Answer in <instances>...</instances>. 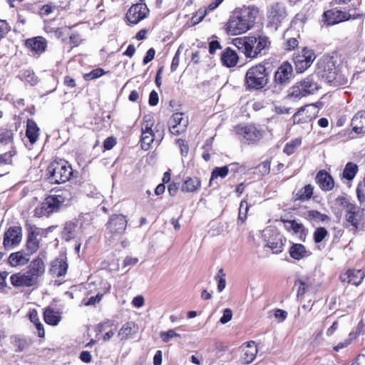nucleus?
Returning a JSON list of instances; mask_svg holds the SVG:
<instances>
[{
  "mask_svg": "<svg viewBox=\"0 0 365 365\" xmlns=\"http://www.w3.org/2000/svg\"><path fill=\"white\" fill-rule=\"evenodd\" d=\"M259 10L254 6H243L235 9L226 24V31L229 35L237 36L253 27Z\"/></svg>",
  "mask_w": 365,
  "mask_h": 365,
  "instance_id": "nucleus-1",
  "label": "nucleus"
},
{
  "mask_svg": "<svg viewBox=\"0 0 365 365\" xmlns=\"http://www.w3.org/2000/svg\"><path fill=\"white\" fill-rule=\"evenodd\" d=\"M336 202L344 210L343 226L354 234L362 231L365 226L364 210L344 197H338Z\"/></svg>",
  "mask_w": 365,
  "mask_h": 365,
  "instance_id": "nucleus-2",
  "label": "nucleus"
},
{
  "mask_svg": "<svg viewBox=\"0 0 365 365\" xmlns=\"http://www.w3.org/2000/svg\"><path fill=\"white\" fill-rule=\"evenodd\" d=\"M233 44L247 58H254L266 53L270 46V41L264 35L245 36L235 38Z\"/></svg>",
  "mask_w": 365,
  "mask_h": 365,
  "instance_id": "nucleus-3",
  "label": "nucleus"
},
{
  "mask_svg": "<svg viewBox=\"0 0 365 365\" xmlns=\"http://www.w3.org/2000/svg\"><path fill=\"white\" fill-rule=\"evenodd\" d=\"M47 176L52 184H61L68 181L73 175V169L66 160H54L50 163L47 170Z\"/></svg>",
  "mask_w": 365,
  "mask_h": 365,
  "instance_id": "nucleus-4",
  "label": "nucleus"
},
{
  "mask_svg": "<svg viewBox=\"0 0 365 365\" xmlns=\"http://www.w3.org/2000/svg\"><path fill=\"white\" fill-rule=\"evenodd\" d=\"M71 197V194L67 191L49 195L42 203L41 208L36 209V214L49 216L51 214L58 212L62 207L68 205Z\"/></svg>",
  "mask_w": 365,
  "mask_h": 365,
  "instance_id": "nucleus-5",
  "label": "nucleus"
},
{
  "mask_svg": "<svg viewBox=\"0 0 365 365\" xmlns=\"http://www.w3.org/2000/svg\"><path fill=\"white\" fill-rule=\"evenodd\" d=\"M267 82L268 73L264 65L258 64L247 70L245 83L249 89H261L267 85Z\"/></svg>",
  "mask_w": 365,
  "mask_h": 365,
  "instance_id": "nucleus-6",
  "label": "nucleus"
},
{
  "mask_svg": "<svg viewBox=\"0 0 365 365\" xmlns=\"http://www.w3.org/2000/svg\"><path fill=\"white\" fill-rule=\"evenodd\" d=\"M238 139L243 144L251 145L259 142L264 135L262 129L252 124L238 125L234 128Z\"/></svg>",
  "mask_w": 365,
  "mask_h": 365,
  "instance_id": "nucleus-7",
  "label": "nucleus"
},
{
  "mask_svg": "<svg viewBox=\"0 0 365 365\" xmlns=\"http://www.w3.org/2000/svg\"><path fill=\"white\" fill-rule=\"evenodd\" d=\"M292 77V66L287 61L284 62L274 73L272 91L277 93L281 92L290 83Z\"/></svg>",
  "mask_w": 365,
  "mask_h": 365,
  "instance_id": "nucleus-8",
  "label": "nucleus"
},
{
  "mask_svg": "<svg viewBox=\"0 0 365 365\" xmlns=\"http://www.w3.org/2000/svg\"><path fill=\"white\" fill-rule=\"evenodd\" d=\"M287 16L285 6L282 3H274L267 7V26L277 30Z\"/></svg>",
  "mask_w": 365,
  "mask_h": 365,
  "instance_id": "nucleus-9",
  "label": "nucleus"
},
{
  "mask_svg": "<svg viewBox=\"0 0 365 365\" xmlns=\"http://www.w3.org/2000/svg\"><path fill=\"white\" fill-rule=\"evenodd\" d=\"M265 246L269 247L273 254H279L284 250L286 238L275 229H267L263 234Z\"/></svg>",
  "mask_w": 365,
  "mask_h": 365,
  "instance_id": "nucleus-10",
  "label": "nucleus"
},
{
  "mask_svg": "<svg viewBox=\"0 0 365 365\" xmlns=\"http://www.w3.org/2000/svg\"><path fill=\"white\" fill-rule=\"evenodd\" d=\"M320 75L323 80L333 86H344L348 83L347 78L341 73H339L333 63H327Z\"/></svg>",
  "mask_w": 365,
  "mask_h": 365,
  "instance_id": "nucleus-11",
  "label": "nucleus"
},
{
  "mask_svg": "<svg viewBox=\"0 0 365 365\" xmlns=\"http://www.w3.org/2000/svg\"><path fill=\"white\" fill-rule=\"evenodd\" d=\"M316 56L313 50L307 47L294 54L293 61L297 73H302L313 63Z\"/></svg>",
  "mask_w": 365,
  "mask_h": 365,
  "instance_id": "nucleus-12",
  "label": "nucleus"
},
{
  "mask_svg": "<svg viewBox=\"0 0 365 365\" xmlns=\"http://www.w3.org/2000/svg\"><path fill=\"white\" fill-rule=\"evenodd\" d=\"M319 113V108L315 104H307L301 107L292 116L294 124L307 123L315 119Z\"/></svg>",
  "mask_w": 365,
  "mask_h": 365,
  "instance_id": "nucleus-13",
  "label": "nucleus"
},
{
  "mask_svg": "<svg viewBox=\"0 0 365 365\" xmlns=\"http://www.w3.org/2000/svg\"><path fill=\"white\" fill-rule=\"evenodd\" d=\"M127 220L124 215H113L107 222V235H110V237L121 235L125 232Z\"/></svg>",
  "mask_w": 365,
  "mask_h": 365,
  "instance_id": "nucleus-14",
  "label": "nucleus"
},
{
  "mask_svg": "<svg viewBox=\"0 0 365 365\" xmlns=\"http://www.w3.org/2000/svg\"><path fill=\"white\" fill-rule=\"evenodd\" d=\"M149 14V9L145 3L140 2L133 4L126 13V19L131 24H137L145 19Z\"/></svg>",
  "mask_w": 365,
  "mask_h": 365,
  "instance_id": "nucleus-15",
  "label": "nucleus"
},
{
  "mask_svg": "<svg viewBox=\"0 0 365 365\" xmlns=\"http://www.w3.org/2000/svg\"><path fill=\"white\" fill-rule=\"evenodd\" d=\"M40 135V128L33 119H28L26 121V128L25 136L22 138L24 145L31 150L34 145L38 140Z\"/></svg>",
  "mask_w": 365,
  "mask_h": 365,
  "instance_id": "nucleus-16",
  "label": "nucleus"
},
{
  "mask_svg": "<svg viewBox=\"0 0 365 365\" xmlns=\"http://www.w3.org/2000/svg\"><path fill=\"white\" fill-rule=\"evenodd\" d=\"M22 238L21 227L19 226L10 227L4 233L3 245L6 250L17 245Z\"/></svg>",
  "mask_w": 365,
  "mask_h": 365,
  "instance_id": "nucleus-17",
  "label": "nucleus"
},
{
  "mask_svg": "<svg viewBox=\"0 0 365 365\" xmlns=\"http://www.w3.org/2000/svg\"><path fill=\"white\" fill-rule=\"evenodd\" d=\"M323 17L324 22L327 25L331 26L349 20L351 17V15L346 11H342L336 9H332L324 11Z\"/></svg>",
  "mask_w": 365,
  "mask_h": 365,
  "instance_id": "nucleus-18",
  "label": "nucleus"
},
{
  "mask_svg": "<svg viewBox=\"0 0 365 365\" xmlns=\"http://www.w3.org/2000/svg\"><path fill=\"white\" fill-rule=\"evenodd\" d=\"M168 123L170 132L177 135L185 131L188 125V120L183 117L182 113H176L173 114Z\"/></svg>",
  "mask_w": 365,
  "mask_h": 365,
  "instance_id": "nucleus-19",
  "label": "nucleus"
},
{
  "mask_svg": "<svg viewBox=\"0 0 365 365\" xmlns=\"http://www.w3.org/2000/svg\"><path fill=\"white\" fill-rule=\"evenodd\" d=\"M10 282L15 287H29L37 284L26 270L11 274Z\"/></svg>",
  "mask_w": 365,
  "mask_h": 365,
  "instance_id": "nucleus-20",
  "label": "nucleus"
},
{
  "mask_svg": "<svg viewBox=\"0 0 365 365\" xmlns=\"http://www.w3.org/2000/svg\"><path fill=\"white\" fill-rule=\"evenodd\" d=\"M258 349L255 341H250L242 346V354L240 361L244 364L252 363L257 354Z\"/></svg>",
  "mask_w": 365,
  "mask_h": 365,
  "instance_id": "nucleus-21",
  "label": "nucleus"
},
{
  "mask_svg": "<svg viewBox=\"0 0 365 365\" xmlns=\"http://www.w3.org/2000/svg\"><path fill=\"white\" fill-rule=\"evenodd\" d=\"M26 46L33 56H40L47 47V41L42 36H36L26 41Z\"/></svg>",
  "mask_w": 365,
  "mask_h": 365,
  "instance_id": "nucleus-22",
  "label": "nucleus"
},
{
  "mask_svg": "<svg viewBox=\"0 0 365 365\" xmlns=\"http://www.w3.org/2000/svg\"><path fill=\"white\" fill-rule=\"evenodd\" d=\"M365 277V272L361 269H348L340 274L339 278L342 282H347L359 286Z\"/></svg>",
  "mask_w": 365,
  "mask_h": 365,
  "instance_id": "nucleus-23",
  "label": "nucleus"
},
{
  "mask_svg": "<svg viewBox=\"0 0 365 365\" xmlns=\"http://www.w3.org/2000/svg\"><path fill=\"white\" fill-rule=\"evenodd\" d=\"M45 267L43 259L37 257L31 262L26 271L33 277L34 280L38 283L39 277L43 276L45 272Z\"/></svg>",
  "mask_w": 365,
  "mask_h": 365,
  "instance_id": "nucleus-24",
  "label": "nucleus"
},
{
  "mask_svg": "<svg viewBox=\"0 0 365 365\" xmlns=\"http://www.w3.org/2000/svg\"><path fill=\"white\" fill-rule=\"evenodd\" d=\"M78 231V221L76 219L65 223L61 231V237L66 241L74 239Z\"/></svg>",
  "mask_w": 365,
  "mask_h": 365,
  "instance_id": "nucleus-25",
  "label": "nucleus"
},
{
  "mask_svg": "<svg viewBox=\"0 0 365 365\" xmlns=\"http://www.w3.org/2000/svg\"><path fill=\"white\" fill-rule=\"evenodd\" d=\"M316 182L324 191L331 190L334 185L332 177L325 170H321L317 174Z\"/></svg>",
  "mask_w": 365,
  "mask_h": 365,
  "instance_id": "nucleus-26",
  "label": "nucleus"
},
{
  "mask_svg": "<svg viewBox=\"0 0 365 365\" xmlns=\"http://www.w3.org/2000/svg\"><path fill=\"white\" fill-rule=\"evenodd\" d=\"M68 264L66 257L57 258L51 262L50 272L54 277H61L66 274Z\"/></svg>",
  "mask_w": 365,
  "mask_h": 365,
  "instance_id": "nucleus-27",
  "label": "nucleus"
},
{
  "mask_svg": "<svg viewBox=\"0 0 365 365\" xmlns=\"http://www.w3.org/2000/svg\"><path fill=\"white\" fill-rule=\"evenodd\" d=\"M289 253L292 258L301 260L312 255V252L299 243H294L289 249Z\"/></svg>",
  "mask_w": 365,
  "mask_h": 365,
  "instance_id": "nucleus-28",
  "label": "nucleus"
},
{
  "mask_svg": "<svg viewBox=\"0 0 365 365\" xmlns=\"http://www.w3.org/2000/svg\"><path fill=\"white\" fill-rule=\"evenodd\" d=\"M238 58L237 53L229 47L222 52L220 58L222 63L228 68L235 66L238 61Z\"/></svg>",
  "mask_w": 365,
  "mask_h": 365,
  "instance_id": "nucleus-29",
  "label": "nucleus"
},
{
  "mask_svg": "<svg viewBox=\"0 0 365 365\" xmlns=\"http://www.w3.org/2000/svg\"><path fill=\"white\" fill-rule=\"evenodd\" d=\"M318 76H315L314 75L309 76L302 81H301L302 86H303L304 93L306 96L314 94L316 91H317L320 86L317 81L316 78Z\"/></svg>",
  "mask_w": 365,
  "mask_h": 365,
  "instance_id": "nucleus-30",
  "label": "nucleus"
},
{
  "mask_svg": "<svg viewBox=\"0 0 365 365\" xmlns=\"http://www.w3.org/2000/svg\"><path fill=\"white\" fill-rule=\"evenodd\" d=\"M138 327L133 322H128L125 323L118 331V337L120 340H126L131 338L134 334L138 332Z\"/></svg>",
  "mask_w": 365,
  "mask_h": 365,
  "instance_id": "nucleus-31",
  "label": "nucleus"
},
{
  "mask_svg": "<svg viewBox=\"0 0 365 365\" xmlns=\"http://www.w3.org/2000/svg\"><path fill=\"white\" fill-rule=\"evenodd\" d=\"M0 145L7 146L10 149L14 147V131L11 129L0 128Z\"/></svg>",
  "mask_w": 365,
  "mask_h": 365,
  "instance_id": "nucleus-32",
  "label": "nucleus"
},
{
  "mask_svg": "<svg viewBox=\"0 0 365 365\" xmlns=\"http://www.w3.org/2000/svg\"><path fill=\"white\" fill-rule=\"evenodd\" d=\"M30 259V255L24 251L11 253L9 257V263L11 267L26 264Z\"/></svg>",
  "mask_w": 365,
  "mask_h": 365,
  "instance_id": "nucleus-33",
  "label": "nucleus"
},
{
  "mask_svg": "<svg viewBox=\"0 0 365 365\" xmlns=\"http://www.w3.org/2000/svg\"><path fill=\"white\" fill-rule=\"evenodd\" d=\"M351 126L356 133H365V111L359 112L353 117Z\"/></svg>",
  "mask_w": 365,
  "mask_h": 365,
  "instance_id": "nucleus-34",
  "label": "nucleus"
},
{
  "mask_svg": "<svg viewBox=\"0 0 365 365\" xmlns=\"http://www.w3.org/2000/svg\"><path fill=\"white\" fill-rule=\"evenodd\" d=\"M282 221L287 230L292 231L294 234H299L300 237L306 235V230L302 223L296 220H284Z\"/></svg>",
  "mask_w": 365,
  "mask_h": 365,
  "instance_id": "nucleus-35",
  "label": "nucleus"
},
{
  "mask_svg": "<svg viewBox=\"0 0 365 365\" xmlns=\"http://www.w3.org/2000/svg\"><path fill=\"white\" fill-rule=\"evenodd\" d=\"M43 318L46 324L52 326L57 325L61 319L60 313L51 308L46 309L43 313Z\"/></svg>",
  "mask_w": 365,
  "mask_h": 365,
  "instance_id": "nucleus-36",
  "label": "nucleus"
},
{
  "mask_svg": "<svg viewBox=\"0 0 365 365\" xmlns=\"http://www.w3.org/2000/svg\"><path fill=\"white\" fill-rule=\"evenodd\" d=\"M38 235L39 232L36 230H31L29 233L26 247L31 253L36 252L39 248Z\"/></svg>",
  "mask_w": 365,
  "mask_h": 365,
  "instance_id": "nucleus-37",
  "label": "nucleus"
},
{
  "mask_svg": "<svg viewBox=\"0 0 365 365\" xmlns=\"http://www.w3.org/2000/svg\"><path fill=\"white\" fill-rule=\"evenodd\" d=\"M201 186L200 180L197 178H187L182 185V192H195Z\"/></svg>",
  "mask_w": 365,
  "mask_h": 365,
  "instance_id": "nucleus-38",
  "label": "nucleus"
},
{
  "mask_svg": "<svg viewBox=\"0 0 365 365\" xmlns=\"http://www.w3.org/2000/svg\"><path fill=\"white\" fill-rule=\"evenodd\" d=\"M288 96L294 99H300L302 97L306 96L300 81L297 82L289 88Z\"/></svg>",
  "mask_w": 365,
  "mask_h": 365,
  "instance_id": "nucleus-39",
  "label": "nucleus"
},
{
  "mask_svg": "<svg viewBox=\"0 0 365 365\" xmlns=\"http://www.w3.org/2000/svg\"><path fill=\"white\" fill-rule=\"evenodd\" d=\"M155 138L154 133H141L140 145L142 149L144 150H149Z\"/></svg>",
  "mask_w": 365,
  "mask_h": 365,
  "instance_id": "nucleus-40",
  "label": "nucleus"
},
{
  "mask_svg": "<svg viewBox=\"0 0 365 365\" xmlns=\"http://www.w3.org/2000/svg\"><path fill=\"white\" fill-rule=\"evenodd\" d=\"M313 194V187L311 185H307L296 194L297 200L304 201L311 198Z\"/></svg>",
  "mask_w": 365,
  "mask_h": 365,
  "instance_id": "nucleus-41",
  "label": "nucleus"
},
{
  "mask_svg": "<svg viewBox=\"0 0 365 365\" xmlns=\"http://www.w3.org/2000/svg\"><path fill=\"white\" fill-rule=\"evenodd\" d=\"M358 172V166L353 163H348L343 171V176L344 178L351 180L354 178Z\"/></svg>",
  "mask_w": 365,
  "mask_h": 365,
  "instance_id": "nucleus-42",
  "label": "nucleus"
},
{
  "mask_svg": "<svg viewBox=\"0 0 365 365\" xmlns=\"http://www.w3.org/2000/svg\"><path fill=\"white\" fill-rule=\"evenodd\" d=\"M230 165H225L223 167H216L215 168L212 173L210 177V181L217 179V178H225L229 173V167Z\"/></svg>",
  "mask_w": 365,
  "mask_h": 365,
  "instance_id": "nucleus-43",
  "label": "nucleus"
},
{
  "mask_svg": "<svg viewBox=\"0 0 365 365\" xmlns=\"http://www.w3.org/2000/svg\"><path fill=\"white\" fill-rule=\"evenodd\" d=\"M302 143L301 139L296 138L287 143L284 148V153L288 155L293 154L295 150L300 146Z\"/></svg>",
  "mask_w": 365,
  "mask_h": 365,
  "instance_id": "nucleus-44",
  "label": "nucleus"
},
{
  "mask_svg": "<svg viewBox=\"0 0 365 365\" xmlns=\"http://www.w3.org/2000/svg\"><path fill=\"white\" fill-rule=\"evenodd\" d=\"M154 120L150 115H145L141 125V133H153Z\"/></svg>",
  "mask_w": 365,
  "mask_h": 365,
  "instance_id": "nucleus-45",
  "label": "nucleus"
},
{
  "mask_svg": "<svg viewBox=\"0 0 365 365\" xmlns=\"http://www.w3.org/2000/svg\"><path fill=\"white\" fill-rule=\"evenodd\" d=\"M13 344L16 348L15 351L16 352L24 351L29 346V343L25 339L18 336L14 338Z\"/></svg>",
  "mask_w": 365,
  "mask_h": 365,
  "instance_id": "nucleus-46",
  "label": "nucleus"
},
{
  "mask_svg": "<svg viewBox=\"0 0 365 365\" xmlns=\"http://www.w3.org/2000/svg\"><path fill=\"white\" fill-rule=\"evenodd\" d=\"M16 154V148L10 149L8 152L0 155V165L11 164L12 158Z\"/></svg>",
  "mask_w": 365,
  "mask_h": 365,
  "instance_id": "nucleus-47",
  "label": "nucleus"
},
{
  "mask_svg": "<svg viewBox=\"0 0 365 365\" xmlns=\"http://www.w3.org/2000/svg\"><path fill=\"white\" fill-rule=\"evenodd\" d=\"M364 328H365V324H364L363 319H361L358 323L355 329L349 333V336L353 341L355 340L359 335L364 334V333H365Z\"/></svg>",
  "mask_w": 365,
  "mask_h": 365,
  "instance_id": "nucleus-48",
  "label": "nucleus"
},
{
  "mask_svg": "<svg viewBox=\"0 0 365 365\" xmlns=\"http://www.w3.org/2000/svg\"><path fill=\"white\" fill-rule=\"evenodd\" d=\"M105 73H106V72L104 71V70L103 68H98L92 70L91 72H89L88 73H85L83 76V78L86 81H91L93 79L98 78L102 76L103 75H104Z\"/></svg>",
  "mask_w": 365,
  "mask_h": 365,
  "instance_id": "nucleus-49",
  "label": "nucleus"
},
{
  "mask_svg": "<svg viewBox=\"0 0 365 365\" xmlns=\"http://www.w3.org/2000/svg\"><path fill=\"white\" fill-rule=\"evenodd\" d=\"M215 279L217 281V291L219 292H222L226 286L225 274L222 269L219 270Z\"/></svg>",
  "mask_w": 365,
  "mask_h": 365,
  "instance_id": "nucleus-50",
  "label": "nucleus"
},
{
  "mask_svg": "<svg viewBox=\"0 0 365 365\" xmlns=\"http://www.w3.org/2000/svg\"><path fill=\"white\" fill-rule=\"evenodd\" d=\"M328 235V232L324 227H318L315 230L313 238L316 243L321 242Z\"/></svg>",
  "mask_w": 365,
  "mask_h": 365,
  "instance_id": "nucleus-51",
  "label": "nucleus"
},
{
  "mask_svg": "<svg viewBox=\"0 0 365 365\" xmlns=\"http://www.w3.org/2000/svg\"><path fill=\"white\" fill-rule=\"evenodd\" d=\"M207 9L205 8H200L198 11L192 16L191 22L193 25L199 24L207 14Z\"/></svg>",
  "mask_w": 365,
  "mask_h": 365,
  "instance_id": "nucleus-52",
  "label": "nucleus"
},
{
  "mask_svg": "<svg viewBox=\"0 0 365 365\" xmlns=\"http://www.w3.org/2000/svg\"><path fill=\"white\" fill-rule=\"evenodd\" d=\"M160 336L163 342L167 343L174 337H180V335L176 333L173 329H169L167 331H161Z\"/></svg>",
  "mask_w": 365,
  "mask_h": 365,
  "instance_id": "nucleus-53",
  "label": "nucleus"
},
{
  "mask_svg": "<svg viewBox=\"0 0 365 365\" xmlns=\"http://www.w3.org/2000/svg\"><path fill=\"white\" fill-rule=\"evenodd\" d=\"M308 216L310 219L317 220L322 222H324L329 220V217L327 215L322 214L317 210L309 211Z\"/></svg>",
  "mask_w": 365,
  "mask_h": 365,
  "instance_id": "nucleus-54",
  "label": "nucleus"
},
{
  "mask_svg": "<svg viewBox=\"0 0 365 365\" xmlns=\"http://www.w3.org/2000/svg\"><path fill=\"white\" fill-rule=\"evenodd\" d=\"M182 48V46H180L173 58L171 66H170L171 72L175 71L179 66L180 56L181 53Z\"/></svg>",
  "mask_w": 365,
  "mask_h": 365,
  "instance_id": "nucleus-55",
  "label": "nucleus"
},
{
  "mask_svg": "<svg viewBox=\"0 0 365 365\" xmlns=\"http://www.w3.org/2000/svg\"><path fill=\"white\" fill-rule=\"evenodd\" d=\"M248 210V205L246 201H242L239 208V217L238 219L242 222H244L247 218V212Z\"/></svg>",
  "mask_w": 365,
  "mask_h": 365,
  "instance_id": "nucleus-56",
  "label": "nucleus"
},
{
  "mask_svg": "<svg viewBox=\"0 0 365 365\" xmlns=\"http://www.w3.org/2000/svg\"><path fill=\"white\" fill-rule=\"evenodd\" d=\"M176 145L180 148L182 156L186 157L189 152L188 145L186 144L185 140H182V139L177 140Z\"/></svg>",
  "mask_w": 365,
  "mask_h": 365,
  "instance_id": "nucleus-57",
  "label": "nucleus"
},
{
  "mask_svg": "<svg viewBox=\"0 0 365 365\" xmlns=\"http://www.w3.org/2000/svg\"><path fill=\"white\" fill-rule=\"evenodd\" d=\"M294 287H297V297L302 296L306 291L307 284L302 279H297L294 282Z\"/></svg>",
  "mask_w": 365,
  "mask_h": 365,
  "instance_id": "nucleus-58",
  "label": "nucleus"
},
{
  "mask_svg": "<svg viewBox=\"0 0 365 365\" xmlns=\"http://www.w3.org/2000/svg\"><path fill=\"white\" fill-rule=\"evenodd\" d=\"M103 297L102 294H97L96 296L91 297L87 301L83 300V302L86 306H94L98 303Z\"/></svg>",
  "mask_w": 365,
  "mask_h": 365,
  "instance_id": "nucleus-59",
  "label": "nucleus"
},
{
  "mask_svg": "<svg viewBox=\"0 0 365 365\" xmlns=\"http://www.w3.org/2000/svg\"><path fill=\"white\" fill-rule=\"evenodd\" d=\"M232 317V312L230 309H225L223 312V314L220 319V322L222 324H225L230 322Z\"/></svg>",
  "mask_w": 365,
  "mask_h": 365,
  "instance_id": "nucleus-60",
  "label": "nucleus"
},
{
  "mask_svg": "<svg viewBox=\"0 0 365 365\" xmlns=\"http://www.w3.org/2000/svg\"><path fill=\"white\" fill-rule=\"evenodd\" d=\"M298 40L296 38H290L284 43V48L287 51L293 50L298 46Z\"/></svg>",
  "mask_w": 365,
  "mask_h": 365,
  "instance_id": "nucleus-61",
  "label": "nucleus"
},
{
  "mask_svg": "<svg viewBox=\"0 0 365 365\" xmlns=\"http://www.w3.org/2000/svg\"><path fill=\"white\" fill-rule=\"evenodd\" d=\"M158 94L155 91H152L149 95L148 103L151 106H155L158 103Z\"/></svg>",
  "mask_w": 365,
  "mask_h": 365,
  "instance_id": "nucleus-62",
  "label": "nucleus"
},
{
  "mask_svg": "<svg viewBox=\"0 0 365 365\" xmlns=\"http://www.w3.org/2000/svg\"><path fill=\"white\" fill-rule=\"evenodd\" d=\"M25 81L30 83L31 85H35L38 82V78L34 73L31 71H26L25 73Z\"/></svg>",
  "mask_w": 365,
  "mask_h": 365,
  "instance_id": "nucleus-63",
  "label": "nucleus"
},
{
  "mask_svg": "<svg viewBox=\"0 0 365 365\" xmlns=\"http://www.w3.org/2000/svg\"><path fill=\"white\" fill-rule=\"evenodd\" d=\"M116 144V140L113 137H109L107 138L104 143H103V147L106 150H110L112 149L115 145Z\"/></svg>",
  "mask_w": 365,
  "mask_h": 365,
  "instance_id": "nucleus-64",
  "label": "nucleus"
}]
</instances>
